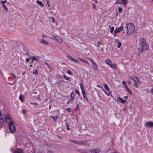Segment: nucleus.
Masks as SVG:
<instances>
[{
  "label": "nucleus",
  "instance_id": "1",
  "mask_svg": "<svg viewBox=\"0 0 153 153\" xmlns=\"http://www.w3.org/2000/svg\"><path fill=\"white\" fill-rule=\"evenodd\" d=\"M126 34L130 35L133 33L135 29L134 25L131 23H128L126 24Z\"/></svg>",
  "mask_w": 153,
  "mask_h": 153
},
{
  "label": "nucleus",
  "instance_id": "53",
  "mask_svg": "<svg viewBox=\"0 0 153 153\" xmlns=\"http://www.w3.org/2000/svg\"><path fill=\"white\" fill-rule=\"evenodd\" d=\"M74 99H73H73L71 98V99L69 100H71V102H73L74 101Z\"/></svg>",
  "mask_w": 153,
  "mask_h": 153
},
{
  "label": "nucleus",
  "instance_id": "57",
  "mask_svg": "<svg viewBox=\"0 0 153 153\" xmlns=\"http://www.w3.org/2000/svg\"><path fill=\"white\" fill-rule=\"evenodd\" d=\"M13 77L14 78V79H15V78H16V76H15L14 74V75H13Z\"/></svg>",
  "mask_w": 153,
  "mask_h": 153
},
{
  "label": "nucleus",
  "instance_id": "63",
  "mask_svg": "<svg viewBox=\"0 0 153 153\" xmlns=\"http://www.w3.org/2000/svg\"><path fill=\"white\" fill-rule=\"evenodd\" d=\"M0 73L1 74H2V72H1V71L0 70Z\"/></svg>",
  "mask_w": 153,
  "mask_h": 153
},
{
  "label": "nucleus",
  "instance_id": "12",
  "mask_svg": "<svg viewBox=\"0 0 153 153\" xmlns=\"http://www.w3.org/2000/svg\"><path fill=\"white\" fill-rule=\"evenodd\" d=\"M109 66L112 68L114 69H117V65L116 64L114 63L113 64H110Z\"/></svg>",
  "mask_w": 153,
  "mask_h": 153
},
{
  "label": "nucleus",
  "instance_id": "23",
  "mask_svg": "<svg viewBox=\"0 0 153 153\" xmlns=\"http://www.w3.org/2000/svg\"><path fill=\"white\" fill-rule=\"evenodd\" d=\"M104 87L107 91H108L109 90L108 87L106 84H105L104 85Z\"/></svg>",
  "mask_w": 153,
  "mask_h": 153
},
{
  "label": "nucleus",
  "instance_id": "16",
  "mask_svg": "<svg viewBox=\"0 0 153 153\" xmlns=\"http://www.w3.org/2000/svg\"><path fill=\"white\" fill-rule=\"evenodd\" d=\"M105 62L109 66H110V64H112V62L109 59L106 60L105 61Z\"/></svg>",
  "mask_w": 153,
  "mask_h": 153
},
{
  "label": "nucleus",
  "instance_id": "40",
  "mask_svg": "<svg viewBox=\"0 0 153 153\" xmlns=\"http://www.w3.org/2000/svg\"><path fill=\"white\" fill-rule=\"evenodd\" d=\"M118 29L120 31H121L123 30V26H121L120 28H118Z\"/></svg>",
  "mask_w": 153,
  "mask_h": 153
},
{
  "label": "nucleus",
  "instance_id": "15",
  "mask_svg": "<svg viewBox=\"0 0 153 153\" xmlns=\"http://www.w3.org/2000/svg\"><path fill=\"white\" fill-rule=\"evenodd\" d=\"M141 45L146 44V41L144 39L141 38L140 40Z\"/></svg>",
  "mask_w": 153,
  "mask_h": 153
},
{
  "label": "nucleus",
  "instance_id": "28",
  "mask_svg": "<svg viewBox=\"0 0 153 153\" xmlns=\"http://www.w3.org/2000/svg\"><path fill=\"white\" fill-rule=\"evenodd\" d=\"M117 43H118V44L117 45V47L118 48H119L121 46V43L120 42H119L117 39Z\"/></svg>",
  "mask_w": 153,
  "mask_h": 153
},
{
  "label": "nucleus",
  "instance_id": "31",
  "mask_svg": "<svg viewBox=\"0 0 153 153\" xmlns=\"http://www.w3.org/2000/svg\"><path fill=\"white\" fill-rule=\"evenodd\" d=\"M67 73L70 75H72L73 74L72 72L70 70H67L66 71Z\"/></svg>",
  "mask_w": 153,
  "mask_h": 153
},
{
  "label": "nucleus",
  "instance_id": "42",
  "mask_svg": "<svg viewBox=\"0 0 153 153\" xmlns=\"http://www.w3.org/2000/svg\"><path fill=\"white\" fill-rule=\"evenodd\" d=\"M46 1L48 6H50V4H49V0H46Z\"/></svg>",
  "mask_w": 153,
  "mask_h": 153
},
{
  "label": "nucleus",
  "instance_id": "3",
  "mask_svg": "<svg viewBox=\"0 0 153 153\" xmlns=\"http://www.w3.org/2000/svg\"><path fill=\"white\" fill-rule=\"evenodd\" d=\"M83 83H81L80 84V88L82 91V93L83 95V98L87 102H88V100L86 96V94L84 91V89L83 88Z\"/></svg>",
  "mask_w": 153,
  "mask_h": 153
},
{
  "label": "nucleus",
  "instance_id": "51",
  "mask_svg": "<svg viewBox=\"0 0 153 153\" xmlns=\"http://www.w3.org/2000/svg\"><path fill=\"white\" fill-rule=\"evenodd\" d=\"M128 97V96H124V97H123V98L124 99H125V100H126V99H127V98Z\"/></svg>",
  "mask_w": 153,
  "mask_h": 153
},
{
  "label": "nucleus",
  "instance_id": "5",
  "mask_svg": "<svg viewBox=\"0 0 153 153\" xmlns=\"http://www.w3.org/2000/svg\"><path fill=\"white\" fill-rule=\"evenodd\" d=\"M66 57L68 59H70V60L74 62L75 63H78L79 62L78 61L75 59L74 58H72L71 56L69 55H67Z\"/></svg>",
  "mask_w": 153,
  "mask_h": 153
},
{
  "label": "nucleus",
  "instance_id": "36",
  "mask_svg": "<svg viewBox=\"0 0 153 153\" xmlns=\"http://www.w3.org/2000/svg\"><path fill=\"white\" fill-rule=\"evenodd\" d=\"M57 40H56L59 42L60 43H61L62 42V40L59 38L57 39Z\"/></svg>",
  "mask_w": 153,
  "mask_h": 153
},
{
  "label": "nucleus",
  "instance_id": "11",
  "mask_svg": "<svg viewBox=\"0 0 153 153\" xmlns=\"http://www.w3.org/2000/svg\"><path fill=\"white\" fill-rule=\"evenodd\" d=\"M146 126L149 127H151L153 126V122H149L147 123Z\"/></svg>",
  "mask_w": 153,
  "mask_h": 153
},
{
  "label": "nucleus",
  "instance_id": "22",
  "mask_svg": "<svg viewBox=\"0 0 153 153\" xmlns=\"http://www.w3.org/2000/svg\"><path fill=\"white\" fill-rule=\"evenodd\" d=\"M30 58L31 59H32V60H33V61L36 60L37 61H38L39 59V58H36V57H34V56L32 57H30Z\"/></svg>",
  "mask_w": 153,
  "mask_h": 153
},
{
  "label": "nucleus",
  "instance_id": "17",
  "mask_svg": "<svg viewBox=\"0 0 153 153\" xmlns=\"http://www.w3.org/2000/svg\"><path fill=\"white\" fill-rule=\"evenodd\" d=\"M36 3L41 6L43 7L44 6V4L41 1L37 0L36 1Z\"/></svg>",
  "mask_w": 153,
  "mask_h": 153
},
{
  "label": "nucleus",
  "instance_id": "44",
  "mask_svg": "<svg viewBox=\"0 0 153 153\" xmlns=\"http://www.w3.org/2000/svg\"><path fill=\"white\" fill-rule=\"evenodd\" d=\"M67 110L68 112H70L71 111V109L70 108H68L67 109Z\"/></svg>",
  "mask_w": 153,
  "mask_h": 153
},
{
  "label": "nucleus",
  "instance_id": "10",
  "mask_svg": "<svg viewBox=\"0 0 153 153\" xmlns=\"http://www.w3.org/2000/svg\"><path fill=\"white\" fill-rule=\"evenodd\" d=\"M100 151L99 149H95L90 150L91 153H98Z\"/></svg>",
  "mask_w": 153,
  "mask_h": 153
},
{
  "label": "nucleus",
  "instance_id": "14",
  "mask_svg": "<svg viewBox=\"0 0 153 153\" xmlns=\"http://www.w3.org/2000/svg\"><path fill=\"white\" fill-rule=\"evenodd\" d=\"M118 99H119V101L120 100V102L121 103H122L125 104L126 103V101L125 100L123 99L122 98H121L120 97H118Z\"/></svg>",
  "mask_w": 153,
  "mask_h": 153
},
{
  "label": "nucleus",
  "instance_id": "29",
  "mask_svg": "<svg viewBox=\"0 0 153 153\" xmlns=\"http://www.w3.org/2000/svg\"><path fill=\"white\" fill-rule=\"evenodd\" d=\"M75 96V94L74 93H72L71 94V98L72 99H74V96Z\"/></svg>",
  "mask_w": 153,
  "mask_h": 153
},
{
  "label": "nucleus",
  "instance_id": "45",
  "mask_svg": "<svg viewBox=\"0 0 153 153\" xmlns=\"http://www.w3.org/2000/svg\"><path fill=\"white\" fill-rule=\"evenodd\" d=\"M22 110L23 114H26V111L25 110L22 109Z\"/></svg>",
  "mask_w": 153,
  "mask_h": 153
},
{
  "label": "nucleus",
  "instance_id": "8",
  "mask_svg": "<svg viewBox=\"0 0 153 153\" xmlns=\"http://www.w3.org/2000/svg\"><path fill=\"white\" fill-rule=\"evenodd\" d=\"M143 50L147 49L149 48V46L147 44H145L141 45Z\"/></svg>",
  "mask_w": 153,
  "mask_h": 153
},
{
  "label": "nucleus",
  "instance_id": "24",
  "mask_svg": "<svg viewBox=\"0 0 153 153\" xmlns=\"http://www.w3.org/2000/svg\"><path fill=\"white\" fill-rule=\"evenodd\" d=\"M19 99L21 100L22 102H23L24 98L23 96L22 95H20L19 97Z\"/></svg>",
  "mask_w": 153,
  "mask_h": 153
},
{
  "label": "nucleus",
  "instance_id": "50",
  "mask_svg": "<svg viewBox=\"0 0 153 153\" xmlns=\"http://www.w3.org/2000/svg\"><path fill=\"white\" fill-rule=\"evenodd\" d=\"M30 60V59L29 58H27L26 59V61L27 62H29Z\"/></svg>",
  "mask_w": 153,
  "mask_h": 153
},
{
  "label": "nucleus",
  "instance_id": "18",
  "mask_svg": "<svg viewBox=\"0 0 153 153\" xmlns=\"http://www.w3.org/2000/svg\"><path fill=\"white\" fill-rule=\"evenodd\" d=\"M50 117L51 118H53L54 121H55L58 118V116H57L53 117L51 115H50Z\"/></svg>",
  "mask_w": 153,
  "mask_h": 153
},
{
  "label": "nucleus",
  "instance_id": "33",
  "mask_svg": "<svg viewBox=\"0 0 153 153\" xmlns=\"http://www.w3.org/2000/svg\"><path fill=\"white\" fill-rule=\"evenodd\" d=\"M118 11H119V13H121L123 10L122 9L121 7H119L118 8Z\"/></svg>",
  "mask_w": 153,
  "mask_h": 153
},
{
  "label": "nucleus",
  "instance_id": "2",
  "mask_svg": "<svg viewBox=\"0 0 153 153\" xmlns=\"http://www.w3.org/2000/svg\"><path fill=\"white\" fill-rule=\"evenodd\" d=\"M130 78L132 80H133L134 82V83L133 84V85L136 88L138 87V85L137 82H138L139 83L140 82V79L136 77V76H131Z\"/></svg>",
  "mask_w": 153,
  "mask_h": 153
},
{
  "label": "nucleus",
  "instance_id": "13",
  "mask_svg": "<svg viewBox=\"0 0 153 153\" xmlns=\"http://www.w3.org/2000/svg\"><path fill=\"white\" fill-rule=\"evenodd\" d=\"M125 87V91H128V94L131 95L132 94V92L127 87V85H126Z\"/></svg>",
  "mask_w": 153,
  "mask_h": 153
},
{
  "label": "nucleus",
  "instance_id": "48",
  "mask_svg": "<svg viewBox=\"0 0 153 153\" xmlns=\"http://www.w3.org/2000/svg\"><path fill=\"white\" fill-rule=\"evenodd\" d=\"M42 37L43 38H46V37H47V36H46L45 35L43 34V35H42Z\"/></svg>",
  "mask_w": 153,
  "mask_h": 153
},
{
  "label": "nucleus",
  "instance_id": "4",
  "mask_svg": "<svg viewBox=\"0 0 153 153\" xmlns=\"http://www.w3.org/2000/svg\"><path fill=\"white\" fill-rule=\"evenodd\" d=\"M91 141L90 140H81V145L90 146Z\"/></svg>",
  "mask_w": 153,
  "mask_h": 153
},
{
  "label": "nucleus",
  "instance_id": "21",
  "mask_svg": "<svg viewBox=\"0 0 153 153\" xmlns=\"http://www.w3.org/2000/svg\"><path fill=\"white\" fill-rule=\"evenodd\" d=\"M2 5L3 7L5 9V10L7 12H8V9L7 8V7H6L4 3H3V2H2Z\"/></svg>",
  "mask_w": 153,
  "mask_h": 153
},
{
  "label": "nucleus",
  "instance_id": "27",
  "mask_svg": "<svg viewBox=\"0 0 153 153\" xmlns=\"http://www.w3.org/2000/svg\"><path fill=\"white\" fill-rule=\"evenodd\" d=\"M63 78L67 80H68L70 79V77L66 76L65 74H63Z\"/></svg>",
  "mask_w": 153,
  "mask_h": 153
},
{
  "label": "nucleus",
  "instance_id": "61",
  "mask_svg": "<svg viewBox=\"0 0 153 153\" xmlns=\"http://www.w3.org/2000/svg\"><path fill=\"white\" fill-rule=\"evenodd\" d=\"M101 51H102L103 50V48H102L101 49Z\"/></svg>",
  "mask_w": 153,
  "mask_h": 153
},
{
  "label": "nucleus",
  "instance_id": "32",
  "mask_svg": "<svg viewBox=\"0 0 153 153\" xmlns=\"http://www.w3.org/2000/svg\"><path fill=\"white\" fill-rule=\"evenodd\" d=\"M120 32L119 30L117 28H116L115 30L114 31V33H117Z\"/></svg>",
  "mask_w": 153,
  "mask_h": 153
},
{
  "label": "nucleus",
  "instance_id": "38",
  "mask_svg": "<svg viewBox=\"0 0 153 153\" xmlns=\"http://www.w3.org/2000/svg\"><path fill=\"white\" fill-rule=\"evenodd\" d=\"M101 44V42H97V46L98 48L100 46V45Z\"/></svg>",
  "mask_w": 153,
  "mask_h": 153
},
{
  "label": "nucleus",
  "instance_id": "43",
  "mask_svg": "<svg viewBox=\"0 0 153 153\" xmlns=\"http://www.w3.org/2000/svg\"><path fill=\"white\" fill-rule=\"evenodd\" d=\"M51 21L52 22L54 23V22L55 20L53 17H52L51 18Z\"/></svg>",
  "mask_w": 153,
  "mask_h": 153
},
{
  "label": "nucleus",
  "instance_id": "47",
  "mask_svg": "<svg viewBox=\"0 0 153 153\" xmlns=\"http://www.w3.org/2000/svg\"><path fill=\"white\" fill-rule=\"evenodd\" d=\"M92 6H93V8L94 9H95V4H94V3H93L92 4Z\"/></svg>",
  "mask_w": 153,
  "mask_h": 153
},
{
  "label": "nucleus",
  "instance_id": "26",
  "mask_svg": "<svg viewBox=\"0 0 153 153\" xmlns=\"http://www.w3.org/2000/svg\"><path fill=\"white\" fill-rule=\"evenodd\" d=\"M123 4L124 5H126L127 3V0H121Z\"/></svg>",
  "mask_w": 153,
  "mask_h": 153
},
{
  "label": "nucleus",
  "instance_id": "9",
  "mask_svg": "<svg viewBox=\"0 0 153 153\" xmlns=\"http://www.w3.org/2000/svg\"><path fill=\"white\" fill-rule=\"evenodd\" d=\"M39 42L44 45H48V42L43 39H41Z\"/></svg>",
  "mask_w": 153,
  "mask_h": 153
},
{
  "label": "nucleus",
  "instance_id": "7",
  "mask_svg": "<svg viewBox=\"0 0 153 153\" xmlns=\"http://www.w3.org/2000/svg\"><path fill=\"white\" fill-rule=\"evenodd\" d=\"M69 141L70 142H72L74 143L81 145V140L77 141L75 140H70Z\"/></svg>",
  "mask_w": 153,
  "mask_h": 153
},
{
  "label": "nucleus",
  "instance_id": "59",
  "mask_svg": "<svg viewBox=\"0 0 153 153\" xmlns=\"http://www.w3.org/2000/svg\"><path fill=\"white\" fill-rule=\"evenodd\" d=\"M9 75H11L13 76L14 75V74L12 73H9Z\"/></svg>",
  "mask_w": 153,
  "mask_h": 153
},
{
  "label": "nucleus",
  "instance_id": "55",
  "mask_svg": "<svg viewBox=\"0 0 153 153\" xmlns=\"http://www.w3.org/2000/svg\"><path fill=\"white\" fill-rule=\"evenodd\" d=\"M104 91L105 92V93L107 94L108 96H109V95H108V94L107 93V92L105 91Z\"/></svg>",
  "mask_w": 153,
  "mask_h": 153
},
{
  "label": "nucleus",
  "instance_id": "54",
  "mask_svg": "<svg viewBox=\"0 0 153 153\" xmlns=\"http://www.w3.org/2000/svg\"><path fill=\"white\" fill-rule=\"evenodd\" d=\"M71 102V100H69L67 102V104H68L69 103H70Z\"/></svg>",
  "mask_w": 153,
  "mask_h": 153
},
{
  "label": "nucleus",
  "instance_id": "56",
  "mask_svg": "<svg viewBox=\"0 0 153 153\" xmlns=\"http://www.w3.org/2000/svg\"><path fill=\"white\" fill-rule=\"evenodd\" d=\"M11 150L12 152L13 153H14V151L12 149H11Z\"/></svg>",
  "mask_w": 153,
  "mask_h": 153
},
{
  "label": "nucleus",
  "instance_id": "62",
  "mask_svg": "<svg viewBox=\"0 0 153 153\" xmlns=\"http://www.w3.org/2000/svg\"><path fill=\"white\" fill-rule=\"evenodd\" d=\"M51 105H50L49 106V109H50L51 108Z\"/></svg>",
  "mask_w": 153,
  "mask_h": 153
},
{
  "label": "nucleus",
  "instance_id": "46",
  "mask_svg": "<svg viewBox=\"0 0 153 153\" xmlns=\"http://www.w3.org/2000/svg\"><path fill=\"white\" fill-rule=\"evenodd\" d=\"M116 2L117 4H120V1H119V0H117Z\"/></svg>",
  "mask_w": 153,
  "mask_h": 153
},
{
  "label": "nucleus",
  "instance_id": "37",
  "mask_svg": "<svg viewBox=\"0 0 153 153\" xmlns=\"http://www.w3.org/2000/svg\"><path fill=\"white\" fill-rule=\"evenodd\" d=\"M75 93L76 94H77L79 95V96L80 95V94L79 93V91L77 90H75Z\"/></svg>",
  "mask_w": 153,
  "mask_h": 153
},
{
  "label": "nucleus",
  "instance_id": "30",
  "mask_svg": "<svg viewBox=\"0 0 153 153\" xmlns=\"http://www.w3.org/2000/svg\"><path fill=\"white\" fill-rule=\"evenodd\" d=\"M33 74H35V75H36L38 73V71L36 70H34L33 71Z\"/></svg>",
  "mask_w": 153,
  "mask_h": 153
},
{
  "label": "nucleus",
  "instance_id": "49",
  "mask_svg": "<svg viewBox=\"0 0 153 153\" xmlns=\"http://www.w3.org/2000/svg\"><path fill=\"white\" fill-rule=\"evenodd\" d=\"M7 2V0H4V1H1V3L3 2V3H6Z\"/></svg>",
  "mask_w": 153,
  "mask_h": 153
},
{
  "label": "nucleus",
  "instance_id": "19",
  "mask_svg": "<svg viewBox=\"0 0 153 153\" xmlns=\"http://www.w3.org/2000/svg\"><path fill=\"white\" fill-rule=\"evenodd\" d=\"M79 59L82 62H85L87 63L88 64H89L88 61H85L82 58H79Z\"/></svg>",
  "mask_w": 153,
  "mask_h": 153
},
{
  "label": "nucleus",
  "instance_id": "58",
  "mask_svg": "<svg viewBox=\"0 0 153 153\" xmlns=\"http://www.w3.org/2000/svg\"><path fill=\"white\" fill-rule=\"evenodd\" d=\"M33 61H33V60H32V61L31 62H30V63H33Z\"/></svg>",
  "mask_w": 153,
  "mask_h": 153
},
{
  "label": "nucleus",
  "instance_id": "41",
  "mask_svg": "<svg viewBox=\"0 0 153 153\" xmlns=\"http://www.w3.org/2000/svg\"><path fill=\"white\" fill-rule=\"evenodd\" d=\"M79 105L78 104H77V106L76 107V109L77 110H79Z\"/></svg>",
  "mask_w": 153,
  "mask_h": 153
},
{
  "label": "nucleus",
  "instance_id": "52",
  "mask_svg": "<svg viewBox=\"0 0 153 153\" xmlns=\"http://www.w3.org/2000/svg\"><path fill=\"white\" fill-rule=\"evenodd\" d=\"M122 83L123 84H124L125 85V87L126 86V82H125V81H123L122 82Z\"/></svg>",
  "mask_w": 153,
  "mask_h": 153
},
{
  "label": "nucleus",
  "instance_id": "35",
  "mask_svg": "<svg viewBox=\"0 0 153 153\" xmlns=\"http://www.w3.org/2000/svg\"><path fill=\"white\" fill-rule=\"evenodd\" d=\"M53 37L56 40H57V39L58 38V37L56 35H53Z\"/></svg>",
  "mask_w": 153,
  "mask_h": 153
},
{
  "label": "nucleus",
  "instance_id": "6",
  "mask_svg": "<svg viewBox=\"0 0 153 153\" xmlns=\"http://www.w3.org/2000/svg\"><path fill=\"white\" fill-rule=\"evenodd\" d=\"M90 60L91 62H92V67L93 69L94 70H97V66L96 65V64L95 62L91 59H90Z\"/></svg>",
  "mask_w": 153,
  "mask_h": 153
},
{
  "label": "nucleus",
  "instance_id": "64",
  "mask_svg": "<svg viewBox=\"0 0 153 153\" xmlns=\"http://www.w3.org/2000/svg\"><path fill=\"white\" fill-rule=\"evenodd\" d=\"M151 92L153 93V89L151 90Z\"/></svg>",
  "mask_w": 153,
  "mask_h": 153
},
{
  "label": "nucleus",
  "instance_id": "39",
  "mask_svg": "<svg viewBox=\"0 0 153 153\" xmlns=\"http://www.w3.org/2000/svg\"><path fill=\"white\" fill-rule=\"evenodd\" d=\"M114 30V27H112L111 28L110 32L111 33H112L113 32Z\"/></svg>",
  "mask_w": 153,
  "mask_h": 153
},
{
  "label": "nucleus",
  "instance_id": "60",
  "mask_svg": "<svg viewBox=\"0 0 153 153\" xmlns=\"http://www.w3.org/2000/svg\"><path fill=\"white\" fill-rule=\"evenodd\" d=\"M29 66L30 67H32L33 66V65H30Z\"/></svg>",
  "mask_w": 153,
  "mask_h": 153
},
{
  "label": "nucleus",
  "instance_id": "25",
  "mask_svg": "<svg viewBox=\"0 0 153 153\" xmlns=\"http://www.w3.org/2000/svg\"><path fill=\"white\" fill-rule=\"evenodd\" d=\"M44 64H45L46 65H47V66H48V68L50 69V70L51 71V70L52 69H51V66L49 65V64L48 63H47V62H44Z\"/></svg>",
  "mask_w": 153,
  "mask_h": 153
},
{
  "label": "nucleus",
  "instance_id": "34",
  "mask_svg": "<svg viewBox=\"0 0 153 153\" xmlns=\"http://www.w3.org/2000/svg\"><path fill=\"white\" fill-rule=\"evenodd\" d=\"M66 126L67 129L68 130H70V128L69 127V125H68V124L67 123H66Z\"/></svg>",
  "mask_w": 153,
  "mask_h": 153
},
{
  "label": "nucleus",
  "instance_id": "20",
  "mask_svg": "<svg viewBox=\"0 0 153 153\" xmlns=\"http://www.w3.org/2000/svg\"><path fill=\"white\" fill-rule=\"evenodd\" d=\"M138 52H139V53H141L143 51V49L142 46H141V47L138 48Z\"/></svg>",
  "mask_w": 153,
  "mask_h": 153
}]
</instances>
